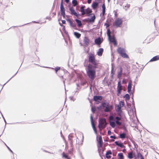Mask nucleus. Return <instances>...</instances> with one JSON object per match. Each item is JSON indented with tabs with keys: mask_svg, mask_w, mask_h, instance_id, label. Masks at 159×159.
<instances>
[{
	"mask_svg": "<svg viewBox=\"0 0 159 159\" xmlns=\"http://www.w3.org/2000/svg\"><path fill=\"white\" fill-rule=\"evenodd\" d=\"M85 7V6H82L80 7V11L82 12L81 14L84 15L85 14V9H84Z\"/></svg>",
	"mask_w": 159,
	"mask_h": 159,
	"instance_id": "nucleus-19",
	"label": "nucleus"
},
{
	"mask_svg": "<svg viewBox=\"0 0 159 159\" xmlns=\"http://www.w3.org/2000/svg\"><path fill=\"white\" fill-rule=\"evenodd\" d=\"M109 119L110 120L114 121L116 122V124L118 125H121L122 123L119 121L121 120V117L120 116H116L114 117L113 116H110L109 117Z\"/></svg>",
	"mask_w": 159,
	"mask_h": 159,
	"instance_id": "nucleus-3",
	"label": "nucleus"
},
{
	"mask_svg": "<svg viewBox=\"0 0 159 159\" xmlns=\"http://www.w3.org/2000/svg\"><path fill=\"white\" fill-rule=\"evenodd\" d=\"M118 156L119 157V159H124V156L122 153H119L118 154Z\"/></svg>",
	"mask_w": 159,
	"mask_h": 159,
	"instance_id": "nucleus-35",
	"label": "nucleus"
},
{
	"mask_svg": "<svg viewBox=\"0 0 159 159\" xmlns=\"http://www.w3.org/2000/svg\"><path fill=\"white\" fill-rule=\"evenodd\" d=\"M85 14L87 15L88 16H89L92 14H91L92 12V10L89 7H88L85 9Z\"/></svg>",
	"mask_w": 159,
	"mask_h": 159,
	"instance_id": "nucleus-14",
	"label": "nucleus"
},
{
	"mask_svg": "<svg viewBox=\"0 0 159 159\" xmlns=\"http://www.w3.org/2000/svg\"><path fill=\"white\" fill-rule=\"evenodd\" d=\"M93 16H92L91 18H88V19L89 20L88 22H92L93 23L94 22L95 20V16L94 14H93Z\"/></svg>",
	"mask_w": 159,
	"mask_h": 159,
	"instance_id": "nucleus-22",
	"label": "nucleus"
},
{
	"mask_svg": "<svg viewBox=\"0 0 159 159\" xmlns=\"http://www.w3.org/2000/svg\"><path fill=\"white\" fill-rule=\"evenodd\" d=\"M117 109L116 110V111H120V110H122L121 109L122 107H121V106L117 105Z\"/></svg>",
	"mask_w": 159,
	"mask_h": 159,
	"instance_id": "nucleus-43",
	"label": "nucleus"
},
{
	"mask_svg": "<svg viewBox=\"0 0 159 159\" xmlns=\"http://www.w3.org/2000/svg\"><path fill=\"white\" fill-rule=\"evenodd\" d=\"M72 3L73 7L76 6L78 4V2L77 0H73L72 1Z\"/></svg>",
	"mask_w": 159,
	"mask_h": 159,
	"instance_id": "nucleus-29",
	"label": "nucleus"
},
{
	"mask_svg": "<svg viewBox=\"0 0 159 159\" xmlns=\"http://www.w3.org/2000/svg\"><path fill=\"white\" fill-rule=\"evenodd\" d=\"M117 52L120 55L124 52H125V49L124 48L119 47L117 49Z\"/></svg>",
	"mask_w": 159,
	"mask_h": 159,
	"instance_id": "nucleus-17",
	"label": "nucleus"
},
{
	"mask_svg": "<svg viewBox=\"0 0 159 159\" xmlns=\"http://www.w3.org/2000/svg\"><path fill=\"white\" fill-rule=\"evenodd\" d=\"M90 119H91V124L92 127L93 128V130L94 132L96 134H97V131L96 129L95 126L94 125V121L93 120V116H92V115L91 116Z\"/></svg>",
	"mask_w": 159,
	"mask_h": 159,
	"instance_id": "nucleus-11",
	"label": "nucleus"
},
{
	"mask_svg": "<svg viewBox=\"0 0 159 159\" xmlns=\"http://www.w3.org/2000/svg\"><path fill=\"white\" fill-rule=\"evenodd\" d=\"M88 61L89 64H92L93 66H97V63L95 59L94 55L92 53H90L88 57Z\"/></svg>",
	"mask_w": 159,
	"mask_h": 159,
	"instance_id": "nucleus-2",
	"label": "nucleus"
},
{
	"mask_svg": "<svg viewBox=\"0 0 159 159\" xmlns=\"http://www.w3.org/2000/svg\"><path fill=\"white\" fill-rule=\"evenodd\" d=\"M119 71L118 72L117 77L120 79L121 77L122 73V68L121 67L119 68Z\"/></svg>",
	"mask_w": 159,
	"mask_h": 159,
	"instance_id": "nucleus-20",
	"label": "nucleus"
},
{
	"mask_svg": "<svg viewBox=\"0 0 159 159\" xmlns=\"http://www.w3.org/2000/svg\"><path fill=\"white\" fill-rule=\"evenodd\" d=\"M101 106L103 108H105L104 111L105 112H108L110 111V109H109V104L108 102H102L101 104Z\"/></svg>",
	"mask_w": 159,
	"mask_h": 159,
	"instance_id": "nucleus-5",
	"label": "nucleus"
},
{
	"mask_svg": "<svg viewBox=\"0 0 159 159\" xmlns=\"http://www.w3.org/2000/svg\"><path fill=\"white\" fill-rule=\"evenodd\" d=\"M61 15H62L63 18H65V13H63V14H61Z\"/></svg>",
	"mask_w": 159,
	"mask_h": 159,
	"instance_id": "nucleus-60",
	"label": "nucleus"
},
{
	"mask_svg": "<svg viewBox=\"0 0 159 159\" xmlns=\"http://www.w3.org/2000/svg\"><path fill=\"white\" fill-rule=\"evenodd\" d=\"M128 157L130 159H131L133 158V156L132 151L131 152H130L129 153H128Z\"/></svg>",
	"mask_w": 159,
	"mask_h": 159,
	"instance_id": "nucleus-28",
	"label": "nucleus"
},
{
	"mask_svg": "<svg viewBox=\"0 0 159 159\" xmlns=\"http://www.w3.org/2000/svg\"><path fill=\"white\" fill-rule=\"evenodd\" d=\"M117 114L119 116L122 117V110L117 111Z\"/></svg>",
	"mask_w": 159,
	"mask_h": 159,
	"instance_id": "nucleus-39",
	"label": "nucleus"
},
{
	"mask_svg": "<svg viewBox=\"0 0 159 159\" xmlns=\"http://www.w3.org/2000/svg\"><path fill=\"white\" fill-rule=\"evenodd\" d=\"M7 148H8V149L12 153H13V152L12 151L11 149L7 145H6Z\"/></svg>",
	"mask_w": 159,
	"mask_h": 159,
	"instance_id": "nucleus-59",
	"label": "nucleus"
},
{
	"mask_svg": "<svg viewBox=\"0 0 159 159\" xmlns=\"http://www.w3.org/2000/svg\"><path fill=\"white\" fill-rule=\"evenodd\" d=\"M116 122L114 121H110V124L111 126L113 128H114L116 126Z\"/></svg>",
	"mask_w": 159,
	"mask_h": 159,
	"instance_id": "nucleus-27",
	"label": "nucleus"
},
{
	"mask_svg": "<svg viewBox=\"0 0 159 159\" xmlns=\"http://www.w3.org/2000/svg\"><path fill=\"white\" fill-rule=\"evenodd\" d=\"M111 73H114V68H113L114 64H113L111 63Z\"/></svg>",
	"mask_w": 159,
	"mask_h": 159,
	"instance_id": "nucleus-46",
	"label": "nucleus"
},
{
	"mask_svg": "<svg viewBox=\"0 0 159 159\" xmlns=\"http://www.w3.org/2000/svg\"><path fill=\"white\" fill-rule=\"evenodd\" d=\"M18 71H17L16 73L13 75V76L6 83L3 85H4L6 83H7L13 77H14L17 73Z\"/></svg>",
	"mask_w": 159,
	"mask_h": 159,
	"instance_id": "nucleus-52",
	"label": "nucleus"
},
{
	"mask_svg": "<svg viewBox=\"0 0 159 159\" xmlns=\"http://www.w3.org/2000/svg\"><path fill=\"white\" fill-rule=\"evenodd\" d=\"M91 110L93 112H94L96 110L94 107H92Z\"/></svg>",
	"mask_w": 159,
	"mask_h": 159,
	"instance_id": "nucleus-50",
	"label": "nucleus"
},
{
	"mask_svg": "<svg viewBox=\"0 0 159 159\" xmlns=\"http://www.w3.org/2000/svg\"><path fill=\"white\" fill-rule=\"evenodd\" d=\"M69 98L70 99V100H73V101H75V99H74L73 97H72V96H70V97Z\"/></svg>",
	"mask_w": 159,
	"mask_h": 159,
	"instance_id": "nucleus-54",
	"label": "nucleus"
},
{
	"mask_svg": "<svg viewBox=\"0 0 159 159\" xmlns=\"http://www.w3.org/2000/svg\"><path fill=\"white\" fill-rule=\"evenodd\" d=\"M62 156H63V157H64L66 158H67H67H68V156L67 155L65 154V153L64 152H63L62 153Z\"/></svg>",
	"mask_w": 159,
	"mask_h": 159,
	"instance_id": "nucleus-44",
	"label": "nucleus"
},
{
	"mask_svg": "<svg viewBox=\"0 0 159 159\" xmlns=\"http://www.w3.org/2000/svg\"><path fill=\"white\" fill-rule=\"evenodd\" d=\"M75 21L78 24V26L79 27H80L81 26L82 24L81 21L78 19H75Z\"/></svg>",
	"mask_w": 159,
	"mask_h": 159,
	"instance_id": "nucleus-26",
	"label": "nucleus"
},
{
	"mask_svg": "<svg viewBox=\"0 0 159 159\" xmlns=\"http://www.w3.org/2000/svg\"><path fill=\"white\" fill-rule=\"evenodd\" d=\"M72 137L70 136V135H69L68 136V139L70 141V143L71 145V146H72L73 142H72Z\"/></svg>",
	"mask_w": 159,
	"mask_h": 159,
	"instance_id": "nucleus-40",
	"label": "nucleus"
},
{
	"mask_svg": "<svg viewBox=\"0 0 159 159\" xmlns=\"http://www.w3.org/2000/svg\"><path fill=\"white\" fill-rule=\"evenodd\" d=\"M94 42L96 44L98 45H99L102 42V41L100 37H98V38L95 39Z\"/></svg>",
	"mask_w": 159,
	"mask_h": 159,
	"instance_id": "nucleus-16",
	"label": "nucleus"
},
{
	"mask_svg": "<svg viewBox=\"0 0 159 159\" xmlns=\"http://www.w3.org/2000/svg\"><path fill=\"white\" fill-rule=\"evenodd\" d=\"M130 6V4H127L125 6V7H127V8H128Z\"/></svg>",
	"mask_w": 159,
	"mask_h": 159,
	"instance_id": "nucleus-53",
	"label": "nucleus"
},
{
	"mask_svg": "<svg viewBox=\"0 0 159 159\" xmlns=\"http://www.w3.org/2000/svg\"><path fill=\"white\" fill-rule=\"evenodd\" d=\"M102 15L104 16L105 14V11H106V7L105 6V4L104 2L102 4Z\"/></svg>",
	"mask_w": 159,
	"mask_h": 159,
	"instance_id": "nucleus-25",
	"label": "nucleus"
},
{
	"mask_svg": "<svg viewBox=\"0 0 159 159\" xmlns=\"http://www.w3.org/2000/svg\"><path fill=\"white\" fill-rule=\"evenodd\" d=\"M111 32L110 30L109 29H108L107 30V34L108 37V40L109 41V42L111 41Z\"/></svg>",
	"mask_w": 159,
	"mask_h": 159,
	"instance_id": "nucleus-21",
	"label": "nucleus"
},
{
	"mask_svg": "<svg viewBox=\"0 0 159 159\" xmlns=\"http://www.w3.org/2000/svg\"><path fill=\"white\" fill-rule=\"evenodd\" d=\"M124 98H125L126 101L129 100L130 99V96L128 94H126L124 96Z\"/></svg>",
	"mask_w": 159,
	"mask_h": 159,
	"instance_id": "nucleus-31",
	"label": "nucleus"
},
{
	"mask_svg": "<svg viewBox=\"0 0 159 159\" xmlns=\"http://www.w3.org/2000/svg\"><path fill=\"white\" fill-rule=\"evenodd\" d=\"M121 56L124 58H129L128 56L126 53L125 52H124L120 55Z\"/></svg>",
	"mask_w": 159,
	"mask_h": 159,
	"instance_id": "nucleus-33",
	"label": "nucleus"
},
{
	"mask_svg": "<svg viewBox=\"0 0 159 159\" xmlns=\"http://www.w3.org/2000/svg\"><path fill=\"white\" fill-rule=\"evenodd\" d=\"M107 125V124L105 118H102L99 119L98 127L99 129L105 128Z\"/></svg>",
	"mask_w": 159,
	"mask_h": 159,
	"instance_id": "nucleus-4",
	"label": "nucleus"
},
{
	"mask_svg": "<svg viewBox=\"0 0 159 159\" xmlns=\"http://www.w3.org/2000/svg\"><path fill=\"white\" fill-rule=\"evenodd\" d=\"M124 105V102L122 101H120L119 102V105H118V106H120L122 107Z\"/></svg>",
	"mask_w": 159,
	"mask_h": 159,
	"instance_id": "nucleus-42",
	"label": "nucleus"
},
{
	"mask_svg": "<svg viewBox=\"0 0 159 159\" xmlns=\"http://www.w3.org/2000/svg\"><path fill=\"white\" fill-rule=\"evenodd\" d=\"M132 86V81L131 80H129L127 87L128 92V93L131 94H133V93L131 91V88Z\"/></svg>",
	"mask_w": 159,
	"mask_h": 159,
	"instance_id": "nucleus-8",
	"label": "nucleus"
},
{
	"mask_svg": "<svg viewBox=\"0 0 159 159\" xmlns=\"http://www.w3.org/2000/svg\"><path fill=\"white\" fill-rule=\"evenodd\" d=\"M111 42H112L114 44V46L117 45V42L114 35L111 36Z\"/></svg>",
	"mask_w": 159,
	"mask_h": 159,
	"instance_id": "nucleus-18",
	"label": "nucleus"
},
{
	"mask_svg": "<svg viewBox=\"0 0 159 159\" xmlns=\"http://www.w3.org/2000/svg\"><path fill=\"white\" fill-rule=\"evenodd\" d=\"M113 108V107L112 105L109 106V109H110V110H112Z\"/></svg>",
	"mask_w": 159,
	"mask_h": 159,
	"instance_id": "nucleus-64",
	"label": "nucleus"
},
{
	"mask_svg": "<svg viewBox=\"0 0 159 159\" xmlns=\"http://www.w3.org/2000/svg\"><path fill=\"white\" fill-rule=\"evenodd\" d=\"M90 40L87 37H85L83 40L84 43L85 45L86 46H88L89 45Z\"/></svg>",
	"mask_w": 159,
	"mask_h": 159,
	"instance_id": "nucleus-13",
	"label": "nucleus"
},
{
	"mask_svg": "<svg viewBox=\"0 0 159 159\" xmlns=\"http://www.w3.org/2000/svg\"><path fill=\"white\" fill-rule=\"evenodd\" d=\"M87 83V81H85L84 82H81V85L83 86H84Z\"/></svg>",
	"mask_w": 159,
	"mask_h": 159,
	"instance_id": "nucleus-51",
	"label": "nucleus"
},
{
	"mask_svg": "<svg viewBox=\"0 0 159 159\" xmlns=\"http://www.w3.org/2000/svg\"><path fill=\"white\" fill-rule=\"evenodd\" d=\"M103 51V49L102 48H100L99 49L97 52V55L99 56H102Z\"/></svg>",
	"mask_w": 159,
	"mask_h": 159,
	"instance_id": "nucleus-23",
	"label": "nucleus"
},
{
	"mask_svg": "<svg viewBox=\"0 0 159 159\" xmlns=\"http://www.w3.org/2000/svg\"><path fill=\"white\" fill-rule=\"evenodd\" d=\"M158 60H159V56H156L152 58L150 61H155Z\"/></svg>",
	"mask_w": 159,
	"mask_h": 159,
	"instance_id": "nucleus-24",
	"label": "nucleus"
},
{
	"mask_svg": "<svg viewBox=\"0 0 159 159\" xmlns=\"http://www.w3.org/2000/svg\"><path fill=\"white\" fill-rule=\"evenodd\" d=\"M119 146L121 148H124L125 147L123 143H120Z\"/></svg>",
	"mask_w": 159,
	"mask_h": 159,
	"instance_id": "nucleus-47",
	"label": "nucleus"
},
{
	"mask_svg": "<svg viewBox=\"0 0 159 159\" xmlns=\"http://www.w3.org/2000/svg\"><path fill=\"white\" fill-rule=\"evenodd\" d=\"M74 35L78 39H79L81 36V34L77 32H74Z\"/></svg>",
	"mask_w": 159,
	"mask_h": 159,
	"instance_id": "nucleus-30",
	"label": "nucleus"
},
{
	"mask_svg": "<svg viewBox=\"0 0 159 159\" xmlns=\"http://www.w3.org/2000/svg\"><path fill=\"white\" fill-rule=\"evenodd\" d=\"M61 22L62 24H65L66 23V21L64 20H62Z\"/></svg>",
	"mask_w": 159,
	"mask_h": 159,
	"instance_id": "nucleus-63",
	"label": "nucleus"
},
{
	"mask_svg": "<svg viewBox=\"0 0 159 159\" xmlns=\"http://www.w3.org/2000/svg\"><path fill=\"white\" fill-rule=\"evenodd\" d=\"M122 20L121 18H118L115 21L114 25L117 27H120L122 23Z\"/></svg>",
	"mask_w": 159,
	"mask_h": 159,
	"instance_id": "nucleus-6",
	"label": "nucleus"
},
{
	"mask_svg": "<svg viewBox=\"0 0 159 159\" xmlns=\"http://www.w3.org/2000/svg\"><path fill=\"white\" fill-rule=\"evenodd\" d=\"M140 157L141 159H144L142 155L140 152H138L137 155V157Z\"/></svg>",
	"mask_w": 159,
	"mask_h": 159,
	"instance_id": "nucleus-36",
	"label": "nucleus"
},
{
	"mask_svg": "<svg viewBox=\"0 0 159 159\" xmlns=\"http://www.w3.org/2000/svg\"><path fill=\"white\" fill-rule=\"evenodd\" d=\"M93 99L94 101L97 102L98 101H101L102 99V97L101 96L95 95L93 97Z\"/></svg>",
	"mask_w": 159,
	"mask_h": 159,
	"instance_id": "nucleus-15",
	"label": "nucleus"
},
{
	"mask_svg": "<svg viewBox=\"0 0 159 159\" xmlns=\"http://www.w3.org/2000/svg\"><path fill=\"white\" fill-rule=\"evenodd\" d=\"M66 20H67V21L69 22V23L70 24H71V23H72V21L70 19H67Z\"/></svg>",
	"mask_w": 159,
	"mask_h": 159,
	"instance_id": "nucleus-55",
	"label": "nucleus"
},
{
	"mask_svg": "<svg viewBox=\"0 0 159 159\" xmlns=\"http://www.w3.org/2000/svg\"><path fill=\"white\" fill-rule=\"evenodd\" d=\"M60 11L61 14H63L65 13V9L63 6V0H61L60 5Z\"/></svg>",
	"mask_w": 159,
	"mask_h": 159,
	"instance_id": "nucleus-12",
	"label": "nucleus"
},
{
	"mask_svg": "<svg viewBox=\"0 0 159 159\" xmlns=\"http://www.w3.org/2000/svg\"><path fill=\"white\" fill-rule=\"evenodd\" d=\"M49 68H50V67H49ZM51 68L52 69L55 70L56 73H57V71L60 69V68L59 67H57L55 68Z\"/></svg>",
	"mask_w": 159,
	"mask_h": 159,
	"instance_id": "nucleus-38",
	"label": "nucleus"
},
{
	"mask_svg": "<svg viewBox=\"0 0 159 159\" xmlns=\"http://www.w3.org/2000/svg\"><path fill=\"white\" fill-rule=\"evenodd\" d=\"M106 157L107 159H110L111 157V156L110 155H106Z\"/></svg>",
	"mask_w": 159,
	"mask_h": 159,
	"instance_id": "nucleus-56",
	"label": "nucleus"
},
{
	"mask_svg": "<svg viewBox=\"0 0 159 159\" xmlns=\"http://www.w3.org/2000/svg\"><path fill=\"white\" fill-rule=\"evenodd\" d=\"M98 142V148H102L103 145V141L102 136H100L99 137Z\"/></svg>",
	"mask_w": 159,
	"mask_h": 159,
	"instance_id": "nucleus-10",
	"label": "nucleus"
},
{
	"mask_svg": "<svg viewBox=\"0 0 159 159\" xmlns=\"http://www.w3.org/2000/svg\"><path fill=\"white\" fill-rule=\"evenodd\" d=\"M122 88H117V95L119 96L121 94Z\"/></svg>",
	"mask_w": 159,
	"mask_h": 159,
	"instance_id": "nucleus-34",
	"label": "nucleus"
},
{
	"mask_svg": "<svg viewBox=\"0 0 159 159\" xmlns=\"http://www.w3.org/2000/svg\"><path fill=\"white\" fill-rule=\"evenodd\" d=\"M69 9L70 12V13L72 15H74L77 17H79V16L80 15L79 13H78L75 11L73 7H70Z\"/></svg>",
	"mask_w": 159,
	"mask_h": 159,
	"instance_id": "nucleus-7",
	"label": "nucleus"
},
{
	"mask_svg": "<svg viewBox=\"0 0 159 159\" xmlns=\"http://www.w3.org/2000/svg\"><path fill=\"white\" fill-rule=\"evenodd\" d=\"M97 68V66H93V65L90 64L88 65L86 70L87 74L90 79V81L92 83L96 77V70L95 69Z\"/></svg>",
	"mask_w": 159,
	"mask_h": 159,
	"instance_id": "nucleus-1",
	"label": "nucleus"
},
{
	"mask_svg": "<svg viewBox=\"0 0 159 159\" xmlns=\"http://www.w3.org/2000/svg\"><path fill=\"white\" fill-rule=\"evenodd\" d=\"M111 134V132L110 130H109L108 131V134L109 135H110Z\"/></svg>",
	"mask_w": 159,
	"mask_h": 159,
	"instance_id": "nucleus-62",
	"label": "nucleus"
},
{
	"mask_svg": "<svg viewBox=\"0 0 159 159\" xmlns=\"http://www.w3.org/2000/svg\"><path fill=\"white\" fill-rule=\"evenodd\" d=\"M98 152L100 153V152H101V151L102 152V153H103V152L104 151V150L102 149V148H98Z\"/></svg>",
	"mask_w": 159,
	"mask_h": 159,
	"instance_id": "nucleus-45",
	"label": "nucleus"
},
{
	"mask_svg": "<svg viewBox=\"0 0 159 159\" xmlns=\"http://www.w3.org/2000/svg\"><path fill=\"white\" fill-rule=\"evenodd\" d=\"M112 152L111 150H108L107 152L106 155L111 154Z\"/></svg>",
	"mask_w": 159,
	"mask_h": 159,
	"instance_id": "nucleus-48",
	"label": "nucleus"
},
{
	"mask_svg": "<svg viewBox=\"0 0 159 159\" xmlns=\"http://www.w3.org/2000/svg\"><path fill=\"white\" fill-rule=\"evenodd\" d=\"M115 143L116 145L119 146V144L120 143H118V141H116L115 142Z\"/></svg>",
	"mask_w": 159,
	"mask_h": 159,
	"instance_id": "nucleus-58",
	"label": "nucleus"
},
{
	"mask_svg": "<svg viewBox=\"0 0 159 159\" xmlns=\"http://www.w3.org/2000/svg\"><path fill=\"white\" fill-rule=\"evenodd\" d=\"M126 137V134L125 133H122L120 134V138L122 139H124Z\"/></svg>",
	"mask_w": 159,
	"mask_h": 159,
	"instance_id": "nucleus-32",
	"label": "nucleus"
},
{
	"mask_svg": "<svg viewBox=\"0 0 159 159\" xmlns=\"http://www.w3.org/2000/svg\"><path fill=\"white\" fill-rule=\"evenodd\" d=\"M110 138L112 139H116V138L115 136H111Z\"/></svg>",
	"mask_w": 159,
	"mask_h": 159,
	"instance_id": "nucleus-57",
	"label": "nucleus"
},
{
	"mask_svg": "<svg viewBox=\"0 0 159 159\" xmlns=\"http://www.w3.org/2000/svg\"><path fill=\"white\" fill-rule=\"evenodd\" d=\"M123 129H124V130L125 131H126V130H126V128L125 126V125H124V126H123Z\"/></svg>",
	"mask_w": 159,
	"mask_h": 159,
	"instance_id": "nucleus-61",
	"label": "nucleus"
},
{
	"mask_svg": "<svg viewBox=\"0 0 159 159\" xmlns=\"http://www.w3.org/2000/svg\"><path fill=\"white\" fill-rule=\"evenodd\" d=\"M117 88H122V86L121 85L120 80L118 82Z\"/></svg>",
	"mask_w": 159,
	"mask_h": 159,
	"instance_id": "nucleus-41",
	"label": "nucleus"
},
{
	"mask_svg": "<svg viewBox=\"0 0 159 159\" xmlns=\"http://www.w3.org/2000/svg\"><path fill=\"white\" fill-rule=\"evenodd\" d=\"M70 25L71 27H73L74 29H76V25L75 23H73L72 22L71 24H70Z\"/></svg>",
	"mask_w": 159,
	"mask_h": 159,
	"instance_id": "nucleus-37",
	"label": "nucleus"
},
{
	"mask_svg": "<svg viewBox=\"0 0 159 159\" xmlns=\"http://www.w3.org/2000/svg\"><path fill=\"white\" fill-rule=\"evenodd\" d=\"M68 152L69 154H71L73 152L72 148H71L69 150Z\"/></svg>",
	"mask_w": 159,
	"mask_h": 159,
	"instance_id": "nucleus-49",
	"label": "nucleus"
},
{
	"mask_svg": "<svg viewBox=\"0 0 159 159\" xmlns=\"http://www.w3.org/2000/svg\"><path fill=\"white\" fill-rule=\"evenodd\" d=\"M99 0H95L92 5V7L93 9H95L98 7Z\"/></svg>",
	"mask_w": 159,
	"mask_h": 159,
	"instance_id": "nucleus-9",
	"label": "nucleus"
}]
</instances>
